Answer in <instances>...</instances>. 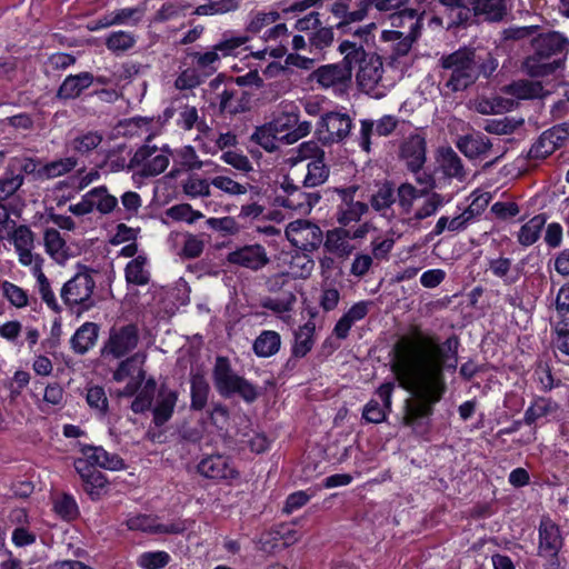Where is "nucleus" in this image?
Returning a JSON list of instances; mask_svg holds the SVG:
<instances>
[{"mask_svg":"<svg viewBox=\"0 0 569 569\" xmlns=\"http://www.w3.org/2000/svg\"><path fill=\"white\" fill-rule=\"evenodd\" d=\"M459 346L457 335L439 345L421 332L403 336L393 345L391 370L399 386L412 395L405 400L402 423L413 432L428 431L435 406L447 391L443 370L457 368Z\"/></svg>","mask_w":569,"mask_h":569,"instance_id":"f257e3e1","label":"nucleus"},{"mask_svg":"<svg viewBox=\"0 0 569 569\" xmlns=\"http://www.w3.org/2000/svg\"><path fill=\"white\" fill-rule=\"evenodd\" d=\"M533 53L523 61L530 77H546L562 66L569 41L559 32L541 33L531 41Z\"/></svg>","mask_w":569,"mask_h":569,"instance_id":"f03ea898","label":"nucleus"},{"mask_svg":"<svg viewBox=\"0 0 569 569\" xmlns=\"http://www.w3.org/2000/svg\"><path fill=\"white\" fill-rule=\"evenodd\" d=\"M339 51L345 54L340 62L321 66L310 74V79L322 88L348 86L352 79L355 63L365 57L363 47L349 40L339 44Z\"/></svg>","mask_w":569,"mask_h":569,"instance_id":"7ed1b4c3","label":"nucleus"},{"mask_svg":"<svg viewBox=\"0 0 569 569\" xmlns=\"http://www.w3.org/2000/svg\"><path fill=\"white\" fill-rule=\"evenodd\" d=\"M80 270L68 280L60 292L63 303L77 317L97 307L101 298L94 293L96 281L92 278L94 270L80 266Z\"/></svg>","mask_w":569,"mask_h":569,"instance_id":"20e7f679","label":"nucleus"},{"mask_svg":"<svg viewBox=\"0 0 569 569\" xmlns=\"http://www.w3.org/2000/svg\"><path fill=\"white\" fill-rule=\"evenodd\" d=\"M442 69L441 78L445 86L452 92L466 90L476 82L473 48H460L449 54H443L439 61Z\"/></svg>","mask_w":569,"mask_h":569,"instance_id":"39448f33","label":"nucleus"},{"mask_svg":"<svg viewBox=\"0 0 569 569\" xmlns=\"http://www.w3.org/2000/svg\"><path fill=\"white\" fill-rule=\"evenodd\" d=\"M212 380L216 390L223 398L239 395L249 403L258 398L257 388L243 377L234 373L227 357L218 356L216 358L212 369Z\"/></svg>","mask_w":569,"mask_h":569,"instance_id":"423d86ee","label":"nucleus"},{"mask_svg":"<svg viewBox=\"0 0 569 569\" xmlns=\"http://www.w3.org/2000/svg\"><path fill=\"white\" fill-rule=\"evenodd\" d=\"M280 189L282 193L276 194L273 203L301 216L309 214L321 199L319 191H306L307 187H302L297 178L289 174L283 177Z\"/></svg>","mask_w":569,"mask_h":569,"instance_id":"0eeeda50","label":"nucleus"},{"mask_svg":"<svg viewBox=\"0 0 569 569\" xmlns=\"http://www.w3.org/2000/svg\"><path fill=\"white\" fill-rule=\"evenodd\" d=\"M352 119L348 113L329 111L321 116L316 133L325 146L343 143L351 133Z\"/></svg>","mask_w":569,"mask_h":569,"instance_id":"6e6552de","label":"nucleus"},{"mask_svg":"<svg viewBox=\"0 0 569 569\" xmlns=\"http://www.w3.org/2000/svg\"><path fill=\"white\" fill-rule=\"evenodd\" d=\"M140 340L139 329L134 323L111 327L109 337L101 348V356L121 359L133 351Z\"/></svg>","mask_w":569,"mask_h":569,"instance_id":"1a4fd4ad","label":"nucleus"},{"mask_svg":"<svg viewBox=\"0 0 569 569\" xmlns=\"http://www.w3.org/2000/svg\"><path fill=\"white\" fill-rule=\"evenodd\" d=\"M150 140L151 137H148L146 143L138 148L127 166L128 170L140 168L139 173L142 177L159 176L164 172L170 161L167 154L157 153L158 148L149 144Z\"/></svg>","mask_w":569,"mask_h":569,"instance_id":"9d476101","label":"nucleus"},{"mask_svg":"<svg viewBox=\"0 0 569 569\" xmlns=\"http://www.w3.org/2000/svg\"><path fill=\"white\" fill-rule=\"evenodd\" d=\"M398 158L406 169L417 174L427 162V138L421 132H413L399 144Z\"/></svg>","mask_w":569,"mask_h":569,"instance_id":"9b49d317","label":"nucleus"},{"mask_svg":"<svg viewBox=\"0 0 569 569\" xmlns=\"http://www.w3.org/2000/svg\"><path fill=\"white\" fill-rule=\"evenodd\" d=\"M569 138V123L562 122L543 131L528 151V159H546Z\"/></svg>","mask_w":569,"mask_h":569,"instance_id":"f8f14e48","label":"nucleus"},{"mask_svg":"<svg viewBox=\"0 0 569 569\" xmlns=\"http://www.w3.org/2000/svg\"><path fill=\"white\" fill-rule=\"evenodd\" d=\"M400 120L391 114H386L377 121L372 119H361L360 129L356 134V142L359 148L369 154L371 148V137L376 133L379 137H388L397 129Z\"/></svg>","mask_w":569,"mask_h":569,"instance_id":"ddd939ff","label":"nucleus"},{"mask_svg":"<svg viewBox=\"0 0 569 569\" xmlns=\"http://www.w3.org/2000/svg\"><path fill=\"white\" fill-rule=\"evenodd\" d=\"M197 470L201 476L217 481L232 480L239 477L231 459L223 455H211L201 459Z\"/></svg>","mask_w":569,"mask_h":569,"instance_id":"4468645a","label":"nucleus"},{"mask_svg":"<svg viewBox=\"0 0 569 569\" xmlns=\"http://www.w3.org/2000/svg\"><path fill=\"white\" fill-rule=\"evenodd\" d=\"M130 530H139L151 535H178L187 528L183 520H176L170 523H159L158 518L151 515H137L127 520Z\"/></svg>","mask_w":569,"mask_h":569,"instance_id":"2eb2a0df","label":"nucleus"},{"mask_svg":"<svg viewBox=\"0 0 569 569\" xmlns=\"http://www.w3.org/2000/svg\"><path fill=\"white\" fill-rule=\"evenodd\" d=\"M515 0H472L473 13L483 22H503L513 8Z\"/></svg>","mask_w":569,"mask_h":569,"instance_id":"dca6fc26","label":"nucleus"},{"mask_svg":"<svg viewBox=\"0 0 569 569\" xmlns=\"http://www.w3.org/2000/svg\"><path fill=\"white\" fill-rule=\"evenodd\" d=\"M227 261L257 271L269 263V258L263 246L248 244L229 252Z\"/></svg>","mask_w":569,"mask_h":569,"instance_id":"f3484780","label":"nucleus"},{"mask_svg":"<svg viewBox=\"0 0 569 569\" xmlns=\"http://www.w3.org/2000/svg\"><path fill=\"white\" fill-rule=\"evenodd\" d=\"M73 466L82 480V488L84 492L92 500L100 499V497L106 492L108 485L106 476L96 468H92V466L87 463V461L74 460Z\"/></svg>","mask_w":569,"mask_h":569,"instance_id":"a211bd4d","label":"nucleus"},{"mask_svg":"<svg viewBox=\"0 0 569 569\" xmlns=\"http://www.w3.org/2000/svg\"><path fill=\"white\" fill-rule=\"evenodd\" d=\"M359 66L357 72V82L363 90H373L382 79L383 66L379 56L368 54L365 51V57L355 66Z\"/></svg>","mask_w":569,"mask_h":569,"instance_id":"6ab92c4d","label":"nucleus"},{"mask_svg":"<svg viewBox=\"0 0 569 569\" xmlns=\"http://www.w3.org/2000/svg\"><path fill=\"white\" fill-rule=\"evenodd\" d=\"M563 537L559 526L548 516L540 519L538 527L537 555L547 552H560L563 547Z\"/></svg>","mask_w":569,"mask_h":569,"instance_id":"aec40b11","label":"nucleus"},{"mask_svg":"<svg viewBox=\"0 0 569 569\" xmlns=\"http://www.w3.org/2000/svg\"><path fill=\"white\" fill-rule=\"evenodd\" d=\"M80 452L83 455V458H77L76 460L87 461L92 468L100 467L112 471L126 468V463L119 455L110 453L102 447L82 445Z\"/></svg>","mask_w":569,"mask_h":569,"instance_id":"412c9836","label":"nucleus"},{"mask_svg":"<svg viewBox=\"0 0 569 569\" xmlns=\"http://www.w3.org/2000/svg\"><path fill=\"white\" fill-rule=\"evenodd\" d=\"M177 401V391L170 389L166 383H161L158 389L156 403L152 407V422L156 427H161L171 419Z\"/></svg>","mask_w":569,"mask_h":569,"instance_id":"4be33fe9","label":"nucleus"},{"mask_svg":"<svg viewBox=\"0 0 569 569\" xmlns=\"http://www.w3.org/2000/svg\"><path fill=\"white\" fill-rule=\"evenodd\" d=\"M436 161L446 178H455L459 181H463L466 179L467 172L462 160L451 147H439L437 150Z\"/></svg>","mask_w":569,"mask_h":569,"instance_id":"5701e85b","label":"nucleus"},{"mask_svg":"<svg viewBox=\"0 0 569 569\" xmlns=\"http://www.w3.org/2000/svg\"><path fill=\"white\" fill-rule=\"evenodd\" d=\"M456 147L468 159H477L488 154L492 148L490 139L481 132L460 136L456 141Z\"/></svg>","mask_w":569,"mask_h":569,"instance_id":"b1692460","label":"nucleus"},{"mask_svg":"<svg viewBox=\"0 0 569 569\" xmlns=\"http://www.w3.org/2000/svg\"><path fill=\"white\" fill-rule=\"evenodd\" d=\"M94 82L91 72L83 71L78 74L68 76L57 90L56 97L59 100H72L88 89Z\"/></svg>","mask_w":569,"mask_h":569,"instance_id":"393cba45","label":"nucleus"},{"mask_svg":"<svg viewBox=\"0 0 569 569\" xmlns=\"http://www.w3.org/2000/svg\"><path fill=\"white\" fill-rule=\"evenodd\" d=\"M100 327L96 322H84L70 339L71 349L77 355L87 353L97 342Z\"/></svg>","mask_w":569,"mask_h":569,"instance_id":"a878e982","label":"nucleus"},{"mask_svg":"<svg viewBox=\"0 0 569 569\" xmlns=\"http://www.w3.org/2000/svg\"><path fill=\"white\" fill-rule=\"evenodd\" d=\"M368 301H360L355 303L342 317L337 321L333 333L338 339H346L349 335L351 327L362 320L369 312Z\"/></svg>","mask_w":569,"mask_h":569,"instance_id":"bb28decb","label":"nucleus"},{"mask_svg":"<svg viewBox=\"0 0 569 569\" xmlns=\"http://www.w3.org/2000/svg\"><path fill=\"white\" fill-rule=\"evenodd\" d=\"M250 97L247 92L236 89H224L220 94L219 110L231 116L249 109Z\"/></svg>","mask_w":569,"mask_h":569,"instance_id":"cd10ccee","label":"nucleus"},{"mask_svg":"<svg viewBox=\"0 0 569 569\" xmlns=\"http://www.w3.org/2000/svg\"><path fill=\"white\" fill-rule=\"evenodd\" d=\"M242 43L243 41L241 39L233 38L220 41L213 47V51H208L204 53L193 52L191 56L196 59L198 67L206 69L211 67L220 59L218 51L222 52L223 56H228Z\"/></svg>","mask_w":569,"mask_h":569,"instance_id":"c85d7f7f","label":"nucleus"},{"mask_svg":"<svg viewBox=\"0 0 569 569\" xmlns=\"http://www.w3.org/2000/svg\"><path fill=\"white\" fill-rule=\"evenodd\" d=\"M348 229L339 227L327 232L325 248L339 257H348L355 250L349 240Z\"/></svg>","mask_w":569,"mask_h":569,"instance_id":"c756f323","label":"nucleus"},{"mask_svg":"<svg viewBox=\"0 0 569 569\" xmlns=\"http://www.w3.org/2000/svg\"><path fill=\"white\" fill-rule=\"evenodd\" d=\"M558 410L559 405L551 398L537 397L525 411L523 422L525 425L531 426L539 419L556 413Z\"/></svg>","mask_w":569,"mask_h":569,"instance_id":"7c9ffc66","label":"nucleus"},{"mask_svg":"<svg viewBox=\"0 0 569 569\" xmlns=\"http://www.w3.org/2000/svg\"><path fill=\"white\" fill-rule=\"evenodd\" d=\"M325 152L321 150V156L317 157L307 164V173L299 180L302 187L316 188L325 183L329 178V168L323 160Z\"/></svg>","mask_w":569,"mask_h":569,"instance_id":"2f4dec72","label":"nucleus"},{"mask_svg":"<svg viewBox=\"0 0 569 569\" xmlns=\"http://www.w3.org/2000/svg\"><path fill=\"white\" fill-rule=\"evenodd\" d=\"M418 36L419 33H405L398 30L383 31L382 39L395 41L390 59L397 61L399 58L407 56Z\"/></svg>","mask_w":569,"mask_h":569,"instance_id":"473e14b6","label":"nucleus"},{"mask_svg":"<svg viewBox=\"0 0 569 569\" xmlns=\"http://www.w3.org/2000/svg\"><path fill=\"white\" fill-rule=\"evenodd\" d=\"M281 347V337L277 331L263 330L253 341V352L259 358L276 355Z\"/></svg>","mask_w":569,"mask_h":569,"instance_id":"72a5a7b5","label":"nucleus"},{"mask_svg":"<svg viewBox=\"0 0 569 569\" xmlns=\"http://www.w3.org/2000/svg\"><path fill=\"white\" fill-rule=\"evenodd\" d=\"M505 92L517 99H538L545 96L543 87L539 81L518 80L505 87Z\"/></svg>","mask_w":569,"mask_h":569,"instance_id":"f704fd0d","label":"nucleus"},{"mask_svg":"<svg viewBox=\"0 0 569 569\" xmlns=\"http://www.w3.org/2000/svg\"><path fill=\"white\" fill-rule=\"evenodd\" d=\"M190 383V409L193 411H201L208 403L210 386L204 376L200 373L192 375Z\"/></svg>","mask_w":569,"mask_h":569,"instance_id":"c9c22d12","label":"nucleus"},{"mask_svg":"<svg viewBox=\"0 0 569 569\" xmlns=\"http://www.w3.org/2000/svg\"><path fill=\"white\" fill-rule=\"evenodd\" d=\"M547 222V216L539 213L532 217L528 222L521 226L518 232V242L523 247H529L538 241Z\"/></svg>","mask_w":569,"mask_h":569,"instance_id":"e433bc0d","label":"nucleus"},{"mask_svg":"<svg viewBox=\"0 0 569 569\" xmlns=\"http://www.w3.org/2000/svg\"><path fill=\"white\" fill-rule=\"evenodd\" d=\"M316 325L312 321L306 322L295 332V342L292 346V355L296 357H306L315 345Z\"/></svg>","mask_w":569,"mask_h":569,"instance_id":"4c0bfd02","label":"nucleus"},{"mask_svg":"<svg viewBox=\"0 0 569 569\" xmlns=\"http://www.w3.org/2000/svg\"><path fill=\"white\" fill-rule=\"evenodd\" d=\"M423 198H425L423 203L416 210L415 214L411 218H409V222H412V221L419 222L423 219H427V218L436 214V212L441 207H443L451 200V197L441 194L439 192L429 193V194L425 196Z\"/></svg>","mask_w":569,"mask_h":569,"instance_id":"58836bf2","label":"nucleus"},{"mask_svg":"<svg viewBox=\"0 0 569 569\" xmlns=\"http://www.w3.org/2000/svg\"><path fill=\"white\" fill-rule=\"evenodd\" d=\"M369 202L375 211L385 216V212L391 209L396 202L393 183L385 181L378 186V189L371 194Z\"/></svg>","mask_w":569,"mask_h":569,"instance_id":"ea45409f","label":"nucleus"},{"mask_svg":"<svg viewBox=\"0 0 569 569\" xmlns=\"http://www.w3.org/2000/svg\"><path fill=\"white\" fill-rule=\"evenodd\" d=\"M147 258L138 256L129 261L124 268L126 281L129 284L146 286L150 281V272L146 268Z\"/></svg>","mask_w":569,"mask_h":569,"instance_id":"a19ab883","label":"nucleus"},{"mask_svg":"<svg viewBox=\"0 0 569 569\" xmlns=\"http://www.w3.org/2000/svg\"><path fill=\"white\" fill-rule=\"evenodd\" d=\"M368 210V204L362 201H357V203L351 204H338L336 219L340 226L347 227L351 222L360 221L361 217L366 214Z\"/></svg>","mask_w":569,"mask_h":569,"instance_id":"79ce46f5","label":"nucleus"},{"mask_svg":"<svg viewBox=\"0 0 569 569\" xmlns=\"http://www.w3.org/2000/svg\"><path fill=\"white\" fill-rule=\"evenodd\" d=\"M279 131L272 126V121L264 123L256 129L251 140L262 147L266 151L272 152L278 149Z\"/></svg>","mask_w":569,"mask_h":569,"instance_id":"37998d69","label":"nucleus"},{"mask_svg":"<svg viewBox=\"0 0 569 569\" xmlns=\"http://www.w3.org/2000/svg\"><path fill=\"white\" fill-rule=\"evenodd\" d=\"M78 166L76 157H67L50 161L41 167V176L44 180L53 179L71 172Z\"/></svg>","mask_w":569,"mask_h":569,"instance_id":"c03bdc74","label":"nucleus"},{"mask_svg":"<svg viewBox=\"0 0 569 569\" xmlns=\"http://www.w3.org/2000/svg\"><path fill=\"white\" fill-rule=\"evenodd\" d=\"M391 26L395 28H408L407 33H419L420 23L418 12L407 7L390 14Z\"/></svg>","mask_w":569,"mask_h":569,"instance_id":"a18cd8bd","label":"nucleus"},{"mask_svg":"<svg viewBox=\"0 0 569 569\" xmlns=\"http://www.w3.org/2000/svg\"><path fill=\"white\" fill-rule=\"evenodd\" d=\"M24 183L22 173H14L12 164H8L6 173L0 178V200L6 201L13 196Z\"/></svg>","mask_w":569,"mask_h":569,"instance_id":"49530a36","label":"nucleus"},{"mask_svg":"<svg viewBox=\"0 0 569 569\" xmlns=\"http://www.w3.org/2000/svg\"><path fill=\"white\" fill-rule=\"evenodd\" d=\"M136 42V37L132 33L121 30L111 32L106 38L104 44L108 50L118 56L132 49Z\"/></svg>","mask_w":569,"mask_h":569,"instance_id":"de8ad7c7","label":"nucleus"},{"mask_svg":"<svg viewBox=\"0 0 569 569\" xmlns=\"http://www.w3.org/2000/svg\"><path fill=\"white\" fill-rule=\"evenodd\" d=\"M396 201L403 213H409L412 210L416 199L425 197L423 191H419L410 182L401 183L397 189Z\"/></svg>","mask_w":569,"mask_h":569,"instance_id":"09e8293b","label":"nucleus"},{"mask_svg":"<svg viewBox=\"0 0 569 569\" xmlns=\"http://www.w3.org/2000/svg\"><path fill=\"white\" fill-rule=\"evenodd\" d=\"M103 140V137L98 131H88L86 133L74 137L70 141V147L73 151L88 154L94 150Z\"/></svg>","mask_w":569,"mask_h":569,"instance_id":"8fccbe9b","label":"nucleus"},{"mask_svg":"<svg viewBox=\"0 0 569 569\" xmlns=\"http://www.w3.org/2000/svg\"><path fill=\"white\" fill-rule=\"evenodd\" d=\"M448 19L447 29H459L467 28L478 18L473 13V4H465L459 9L449 11Z\"/></svg>","mask_w":569,"mask_h":569,"instance_id":"3c124183","label":"nucleus"},{"mask_svg":"<svg viewBox=\"0 0 569 569\" xmlns=\"http://www.w3.org/2000/svg\"><path fill=\"white\" fill-rule=\"evenodd\" d=\"M13 230L8 233V239L12 240L16 250L24 248H34V233L26 224H16L11 221Z\"/></svg>","mask_w":569,"mask_h":569,"instance_id":"603ef678","label":"nucleus"},{"mask_svg":"<svg viewBox=\"0 0 569 569\" xmlns=\"http://www.w3.org/2000/svg\"><path fill=\"white\" fill-rule=\"evenodd\" d=\"M476 81L480 76L489 78L497 69L498 62L490 52H480L473 49Z\"/></svg>","mask_w":569,"mask_h":569,"instance_id":"864d4df0","label":"nucleus"},{"mask_svg":"<svg viewBox=\"0 0 569 569\" xmlns=\"http://www.w3.org/2000/svg\"><path fill=\"white\" fill-rule=\"evenodd\" d=\"M44 247L48 254L54 259L64 258L66 241L57 229H47L44 232Z\"/></svg>","mask_w":569,"mask_h":569,"instance_id":"5fc2aeb1","label":"nucleus"},{"mask_svg":"<svg viewBox=\"0 0 569 569\" xmlns=\"http://www.w3.org/2000/svg\"><path fill=\"white\" fill-rule=\"evenodd\" d=\"M86 399L88 406L97 410L100 416L104 417L108 413V398L102 387L93 386L88 388Z\"/></svg>","mask_w":569,"mask_h":569,"instance_id":"6e6d98bb","label":"nucleus"},{"mask_svg":"<svg viewBox=\"0 0 569 569\" xmlns=\"http://www.w3.org/2000/svg\"><path fill=\"white\" fill-rule=\"evenodd\" d=\"M90 191H99L91 198V200L94 204V209H97L100 213L107 214L114 210L118 200L116 197L108 193V190L104 186L93 188Z\"/></svg>","mask_w":569,"mask_h":569,"instance_id":"4d7b16f0","label":"nucleus"},{"mask_svg":"<svg viewBox=\"0 0 569 569\" xmlns=\"http://www.w3.org/2000/svg\"><path fill=\"white\" fill-rule=\"evenodd\" d=\"M9 164H12L13 170L16 166H19V169L22 173L27 176H33L36 179L44 180V178L41 176V160L38 158L14 157L10 160Z\"/></svg>","mask_w":569,"mask_h":569,"instance_id":"13d9d810","label":"nucleus"},{"mask_svg":"<svg viewBox=\"0 0 569 569\" xmlns=\"http://www.w3.org/2000/svg\"><path fill=\"white\" fill-rule=\"evenodd\" d=\"M170 561V556L166 551H148L139 556L138 565L144 569H161Z\"/></svg>","mask_w":569,"mask_h":569,"instance_id":"bf43d9fd","label":"nucleus"},{"mask_svg":"<svg viewBox=\"0 0 569 569\" xmlns=\"http://www.w3.org/2000/svg\"><path fill=\"white\" fill-rule=\"evenodd\" d=\"M206 224L210 229L220 232L222 236H233L240 231V226L236 219L230 216L222 218H209L207 219Z\"/></svg>","mask_w":569,"mask_h":569,"instance_id":"052dcab7","label":"nucleus"},{"mask_svg":"<svg viewBox=\"0 0 569 569\" xmlns=\"http://www.w3.org/2000/svg\"><path fill=\"white\" fill-rule=\"evenodd\" d=\"M174 160L187 170H199L203 166V162L199 160L192 146H184L176 150Z\"/></svg>","mask_w":569,"mask_h":569,"instance_id":"680f3d73","label":"nucleus"},{"mask_svg":"<svg viewBox=\"0 0 569 569\" xmlns=\"http://www.w3.org/2000/svg\"><path fill=\"white\" fill-rule=\"evenodd\" d=\"M144 13V9L140 7L136 8H123L112 11L111 23L118 24H137L141 21Z\"/></svg>","mask_w":569,"mask_h":569,"instance_id":"e2e57ef3","label":"nucleus"},{"mask_svg":"<svg viewBox=\"0 0 569 569\" xmlns=\"http://www.w3.org/2000/svg\"><path fill=\"white\" fill-rule=\"evenodd\" d=\"M1 288L3 296L14 307L23 308L28 305V295L22 288L7 280L2 282Z\"/></svg>","mask_w":569,"mask_h":569,"instance_id":"0e129e2a","label":"nucleus"},{"mask_svg":"<svg viewBox=\"0 0 569 569\" xmlns=\"http://www.w3.org/2000/svg\"><path fill=\"white\" fill-rule=\"evenodd\" d=\"M54 511L68 520L74 519L79 515L76 500L68 493H63L54 501Z\"/></svg>","mask_w":569,"mask_h":569,"instance_id":"69168bd1","label":"nucleus"},{"mask_svg":"<svg viewBox=\"0 0 569 569\" xmlns=\"http://www.w3.org/2000/svg\"><path fill=\"white\" fill-rule=\"evenodd\" d=\"M339 301L340 291L336 287H332L331 283H328L327 281L323 282L321 286V295L319 298L320 307L326 312H329L338 307Z\"/></svg>","mask_w":569,"mask_h":569,"instance_id":"338daca9","label":"nucleus"},{"mask_svg":"<svg viewBox=\"0 0 569 569\" xmlns=\"http://www.w3.org/2000/svg\"><path fill=\"white\" fill-rule=\"evenodd\" d=\"M388 411L385 406L380 405L377 400L371 399L362 410V418L370 423H381L386 420Z\"/></svg>","mask_w":569,"mask_h":569,"instance_id":"774afa93","label":"nucleus"}]
</instances>
